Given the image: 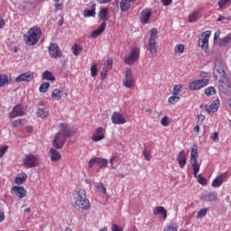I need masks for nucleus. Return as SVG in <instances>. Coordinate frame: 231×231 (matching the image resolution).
I'll return each mask as SVG.
<instances>
[{"label":"nucleus","instance_id":"obj_1","mask_svg":"<svg viewBox=\"0 0 231 231\" xmlns=\"http://www.w3.org/2000/svg\"><path fill=\"white\" fill-rule=\"evenodd\" d=\"M73 207L78 212L88 210L91 204L86 195V189H76L73 193Z\"/></svg>","mask_w":231,"mask_h":231},{"label":"nucleus","instance_id":"obj_2","mask_svg":"<svg viewBox=\"0 0 231 231\" xmlns=\"http://www.w3.org/2000/svg\"><path fill=\"white\" fill-rule=\"evenodd\" d=\"M59 127L60 131L56 134L52 142V145L55 149H62L64 143H66V138L73 136V132L68 127V124L60 123Z\"/></svg>","mask_w":231,"mask_h":231},{"label":"nucleus","instance_id":"obj_3","mask_svg":"<svg viewBox=\"0 0 231 231\" xmlns=\"http://www.w3.org/2000/svg\"><path fill=\"white\" fill-rule=\"evenodd\" d=\"M41 35H42V30L40 27L34 26L29 29L23 35V41L28 46H35L41 41Z\"/></svg>","mask_w":231,"mask_h":231},{"label":"nucleus","instance_id":"obj_4","mask_svg":"<svg viewBox=\"0 0 231 231\" xmlns=\"http://www.w3.org/2000/svg\"><path fill=\"white\" fill-rule=\"evenodd\" d=\"M158 39V29L152 28L150 31V39L146 45V50L150 52L151 57H157L158 55V43L156 42Z\"/></svg>","mask_w":231,"mask_h":231},{"label":"nucleus","instance_id":"obj_5","mask_svg":"<svg viewBox=\"0 0 231 231\" xmlns=\"http://www.w3.org/2000/svg\"><path fill=\"white\" fill-rule=\"evenodd\" d=\"M190 165L193 169V176L197 177L199 172V169H201V164L198 162V145H193L190 152Z\"/></svg>","mask_w":231,"mask_h":231},{"label":"nucleus","instance_id":"obj_6","mask_svg":"<svg viewBox=\"0 0 231 231\" xmlns=\"http://www.w3.org/2000/svg\"><path fill=\"white\" fill-rule=\"evenodd\" d=\"M209 82L210 80L208 79H194L193 81L189 82V89H190V91L203 89V88L208 86Z\"/></svg>","mask_w":231,"mask_h":231},{"label":"nucleus","instance_id":"obj_7","mask_svg":"<svg viewBox=\"0 0 231 231\" xmlns=\"http://www.w3.org/2000/svg\"><path fill=\"white\" fill-rule=\"evenodd\" d=\"M214 77L217 80L218 79H223V77H226V72L225 71V63L219 60H215Z\"/></svg>","mask_w":231,"mask_h":231},{"label":"nucleus","instance_id":"obj_8","mask_svg":"<svg viewBox=\"0 0 231 231\" xmlns=\"http://www.w3.org/2000/svg\"><path fill=\"white\" fill-rule=\"evenodd\" d=\"M138 59H140V48L134 47L131 50L129 55L125 56V63L128 64V66H133V64L134 62H136V60H138Z\"/></svg>","mask_w":231,"mask_h":231},{"label":"nucleus","instance_id":"obj_9","mask_svg":"<svg viewBox=\"0 0 231 231\" xmlns=\"http://www.w3.org/2000/svg\"><path fill=\"white\" fill-rule=\"evenodd\" d=\"M23 163L29 169L39 166V159L33 153L25 154L23 159Z\"/></svg>","mask_w":231,"mask_h":231},{"label":"nucleus","instance_id":"obj_10","mask_svg":"<svg viewBox=\"0 0 231 231\" xmlns=\"http://www.w3.org/2000/svg\"><path fill=\"white\" fill-rule=\"evenodd\" d=\"M134 84H136V80L133 75V70H131V69H127L125 74V79L123 80V86L125 88H134Z\"/></svg>","mask_w":231,"mask_h":231},{"label":"nucleus","instance_id":"obj_11","mask_svg":"<svg viewBox=\"0 0 231 231\" xmlns=\"http://www.w3.org/2000/svg\"><path fill=\"white\" fill-rule=\"evenodd\" d=\"M49 55L51 59H59L62 57V51H60V47L57 43H50L48 47Z\"/></svg>","mask_w":231,"mask_h":231},{"label":"nucleus","instance_id":"obj_12","mask_svg":"<svg viewBox=\"0 0 231 231\" xmlns=\"http://www.w3.org/2000/svg\"><path fill=\"white\" fill-rule=\"evenodd\" d=\"M107 163H109L107 159H102V158H98V157H94V158L89 160V162H88V168L89 169H93V166L98 165V167L100 169H104V167H107Z\"/></svg>","mask_w":231,"mask_h":231},{"label":"nucleus","instance_id":"obj_13","mask_svg":"<svg viewBox=\"0 0 231 231\" xmlns=\"http://www.w3.org/2000/svg\"><path fill=\"white\" fill-rule=\"evenodd\" d=\"M212 35L211 31H206L201 34V39L199 40V46L202 50H208V39Z\"/></svg>","mask_w":231,"mask_h":231},{"label":"nucleus","instance_id":"obj_14","mask_svg":"<svg viewBox=\"0 0 231 231\" xmlns=\"http://www.w3.org/2000/svg\"><path fill=\"white\" fill-rule=\"evenodd\" d=\"M104 138H106V129H104L103 127H97L91 137L92 142H102V140H104Z\"/></svg>","mask_w":231,"mask_h":231},{"label":"nucleus","instance_id":"obj_15","mask_svg":"<svg viewBox=\"0 0 231 231\" xmlns=\"http://www.w3.org/2000/svg\"><path fill=\"white\" fill-rule=\"evenodd\" d=\"M35 79V73L27 71L15 78V82H32Z\"/></svg>","mask_w":231,"mask_h":231},{"label":"nucleus","instance_id":"obj_16","mask_svg":"<svg viewBox=\"0 0 231 231\" xmlns=\"http://www.w3.org/2000/svg\"><path fill=\"white\" fill-rule=\"evenodd\" d=\"M113 69V59L108 58L105 62H104V67L101 71V79L102 80H106L107 79V72Z\"/></svg>","mask_w":231,"mask_h":231},{"label":"nucleus","instance_id":"obj_17","mask_svg":"<svg viewBox=\"0 0 231 231\" xmlns=\"http://www.w3.org/2000/svg\"><path fill=\"white\" fill-rule=\"evenodd\" d=\"M12 194H15L16 198L23 199V198H26V194L28 191L23 186H14L11 188Z\"/></svg>","mask_w":231,"mask_h":231},{"label":"nucleus","instance_id":"obj_18","mask_svg":"<svg viewBox=\"0 0 231 231\" xmlns=\"http://www.w3.org/2000/svg\"><path fill=\"white\" fill-rule=\"evenodd\" d=\"M217 80H218L220 84V91H222V93H228V91H230V79H228L226 76H224L223 78Z\"/></svg>","mask_w":231,"mask_h":231},{"label":"nucleus","instance_id":"obj_19","mask_svg":"<svg viewBox=\"0 0 231 231\" xmlns=\"http://www.w3.org/2000/svg\"><path fill=\"white\" fill-rule=\"evenodd\" d=\"M111 120L114 124L116 125H123L124 124H126L127 120H125V117L122 113L120 112H114Z\"/></svg>","mask_w":231,"mask_h":231},{"label":"nucleus","instance_id":"obj_20","mask_svg":"<svg viewBox=\"0 0 231 231\" xmlns=\"http://www.w3.org/2000/svg\"><path fill=\"white\" fill-rule=\"evenodd\" d=\"M220 102L218 99L214 100L210 106L205 105L204 109L207 111L208 115H214V113H217L219 109Z\"/></svg>","mask_w":231,"mask_h":231},{"label":"nucleus","instance_id":"obj_21","mask_svg":"<svg viewBox=\"0 0 231 231\" xmlns=\"http://www.w3.org/2000/svg\"><path fill=\"white\" fill-rule=\"evenodd\" d=\"M226 178H228V173L224 172L221 173L220 175L217 176L213 181H212V187L215 189H217V187H221L225 181H226Z\"/></svg>","mask_w":231,"mask_h":231},{"label":"nucleus","instance_id":"obj_22","mask_svg":"<svg viewBox=\"0 0 231 231\" xmlns=\"http://www.w3.org/2000/svg\"><path fill=\"white\" fill-rule=\"evenodd\" d=\"M151 15H152V10L151 8H145L141 12L140 22L143 24H147L149 23V19H151Z\"/></svg>","mask_w":231,"mask_h":231},{"label":"nucleus","instance_id":"obj_23","mask_svg":"<svg viewBox=\"0 0 231 231\" xmlns=\"http://www.w3.org/2000/svg\"><path fill=\"white\" fill-rule=\"evenodd\" d=\"M23 115L24 108L23 105H16L10 115V118H17V116H23Z\"/></svg>","mask_w":231,"mask_h":231},{"label":"nucleus","instance_id":"obj_24","mask_svg":"<svg viewBox=\"0 0 231 231\" xmlns=\"http://www.w3.org/2000/svg\"><path fill=\"white\" fill-rule=\"evenodd\" d=\"M177 162L180 169H185V165H187V155L185 154V151L182 150L179 152Z\"/></svg>","mask_w":231,"mask_h":231},{"label":"nucleus","instance_id":"obj_25","mask_svg":"<svg viewBox=\"0 0 231 231\" xmlns=\"http://www.w3.org/2000/svg\"><path fill=\"white\" fill-rule=\"evenodd\" d=\"M152 214L153 216H162V219H167V209L163 206L155 207Z\"/></svg>","mask_w":231,"mask_h":231},{"label":"nucleus","instance_id":"obj_26","mask_svg":"<svg viewBox=\"0 0 231 231\" xmlns=\"http://www.w3.org/2000/svg\"><path fill=\"white\" fill-rule=\"evenodd\" d=\"M199 14H201L200 10L193 11L188 15V23H196L199 21Z\"/></svg>","mask_w":231,"mask_h":231},{"label":"nucleus","instance_id":"obj_27","mask_svg":"<svg viewBox=\"0 0 231 231\" xmlns=\"http://www.w3.org/2000/svg\"><path fill=\"white\" fill-rule=\"evenodd\" d=\"M50 157L51 162H59L61 160L62 155H60V152H59V151L55 150L54 148H51L50 150Z\"/></svg>","mask_w":231,"mask_h":231},{"label":"nucleus","instance_id":"obj_28","mask_svg":"<svg viewBox=\"0 0 231 231\" xmlns=\"http://www.w3.org/2000/svg\"><path fill=\"white\" fill-rule=\"evenodd\" d=\"M26 180H28V175L24 172H22L15 177L14 183H16V185H23Z\"/></svg>","mask_w":231,"mask_h":231},{"label":"nucleus","instance_id":"obj_29","mask_svg":"<svg viewBox=\"0 0 231 231\" xmlns=\"http://www.w3.org/2000/svg\"><path fill=\"white\" fill-rule=\"evenodd\" d=\"M106 26H107V23H103L100 24V27L91 32L92 39H97L100 33H102L106 30Z\"/></svg>","mask_w":231,"mask_h":231},{"label":"nucleus","instance_id":"obj_30","mask_svg":"<svg viewBox=\"0 0 231 231\" xmlns=\"http://www.w3.org/2000/svg\"><path fill=\"white\" fill-rule=\"evenodd\" d=\"M98 17L100 21H104L103 23L109 21L108 9L107 8L101 9L99 11Z\"/></svg>","mask_w":231,"mask_h":231},{"label":"nucleus","instance_id":"obj_31","mask_svg":"<svg viewBox=\"0 0 231 231\" xmlns=\"http://www.w3.org/2000/svg\"><path fill=\"white\" fill-rule=\"evenodd\" d=\"M51 99L54 101H59L60 98H62V90L56 88L52 91L51 95Z\"/></svg>","mask_w":231,"mask_h":231},{"label":"nucleus","instance_id":"obj_32","mask_svg":"<svg viewBox=\"0 0 231 231\" xmlns=\"http://www.w3.org/2000/svg\"><path fill=\"white\" fill-rule=\"evenodd\" d=\"M42 80H51V82H53L55 80V76L51 71L45 70L42 73Z\"/></svg>","mask_w":231,"mask_h":231},{"label":"nucleus","instance_id":"obj_33","mask_svg":"<svg viewBox=\"0 0 231 231\" xmlns=\"http://www.w3.org/2000/svg\"><path fill=\"white\" fill-rule=\"evenodd\" d=\"M131 8V2L129 0H121L120 9L123 12H127Z\"/></svg>","mask_w":231,"mask_h":231},{"label":"nucleus","instance_id":"obj_34","mask_svg":"<svg viewBox=\"0 0 231 231\" xmlns=\"http://www.w3.org/2000/svg\"><path fill=\"white\" fill-rule=\"evenodd\" d=\"M72 52L76 57H79V55H80V53L82 52V46L75 43L72 47H71Z\"/></svg>","mask_w":231,"mask_h":231},{"label":"nucleus","instance_id":"obj_35","mask_svg":"<svg viewBox=\"0 0 231 231\" xmlns=\"http://www.w3.org/2000/svg\"><path fill=\"white\" fill-rule=\"evenodd\" d=\"M217 193L216 191H212L205 197V201H217Z\"/></svg>","mask_w":231,"mask_h":231},{"label":"nucleus","instance_id":"obj_36","mask_svg":"<svg viewBox=\"0 0 231 231\" xmlns=\"http://www.w3.org/2000/svg\"><path fill=\"white\" fill-rule=\"evenodd\" d=\"M8 76L5 74H0V88H5L8 85Z\"/></svg>","mask_w":231,"mask_h":231},{"label":"nucleus","instance_id":"obj_37","mask_svg":"<svg viewBox=\"0 0 231 231\" xmlns=\"http://www.w3.org/2000/svg\"><path fill=\"white\" fill-rule=\"evenodd\" d=\"M95 5H92L91 9L85 10L84 11V16L85 17H95L97 15V13L95 12Z\"/></svg>","mask_w":231,"mask_h":231},{"label":"nucleus","instance_id":"obj_38","mask_svg":"<svg viewBox=\"0 0 231 231\" xmlns=\"http://www.w3.org/2000/svg\"><path fill=\"white\" fill-rule=\"evenodd\" d=\"M36 115L40 118H46L48 116V110L46 108H38Z\"/></svg>","mask_w":231,"mask_h":231},{"label":"nucleus","instance_id":"obj_39","mask_svg":"<svg viewBox=\"0 0 231 231\" xmlns=\"http://www.w3.org/2000/svg\"><path fill=\"white\" fill-rule=\"evenodd\" d=\"M94 187L97 189L99 192H102L103 194H107V190L106 189V186H104L103 183L94 182Z\"/></svg>","mask_w":231,"mask_h":231},{"label":"nucleus","instance_id":"obj_40","mask_svg":"<svg viewBox=\"0 0 231 231\" xmlns=\"http://www.w3.org/2000/svg\"><path fill=\"white\" fill-rule=\"evenodd\" d=\"M183 91V85L178 84L173 86L172 95L178 96L179 93Z\"/></svg>","mask_w":231,"mask_h":231},{"label":"nucleus","instance_id":"obj_41","mask_svg":"<svg viewBox=\"0 0 231 231\" xmlns=\"http://www.w3.org/2000/svg\"><path fill=\"white\" fill-rule=\"evenodd\" d=\"M215 94H216V88L208 87L207 88H205L206 97H214Z\"/></svg>","mask_w":231,"mask_h":231},{"label":"nucleus","instance_id":"obj_42","mask_svg":"<svg viewBox=\"0 0 231 231\" xmlns=\"http://www.w3.org/2000/svg\"><path fill=\"white\" fill-rule=\"evenodd\" d=\"M180 100V97L173 95L168 98V104L174 106L175 104H178Z\"/></svg>","mask_w":231,"mask_h":231},{"label":"nucleus","instance_id":"obj_43","mask_svg":"<svg viewBox=\"0 0 231 231\" xmlns=\"http://www.w3.org/2000/svg\"><path fill=\"white\" fill-rule=\"evenodd\" d=\"M161 125L163 127H169L171 125V118L167 116H163L161 120Z\"/></svg>","mask_w":231,"mask_h":231},{"label":"nucleus","instance_id":"obj_44","mask_svg":"<svg viewBox=\"0 0 231 231\" xmlns=\"http://www.w3.org/2000/svg\"><path fill=\"white\" fill-rule=\"evenodd\" d=\"M208 212V208H202L198 212L197 218L198 219H203L207 216V213Z\"/></svg>","mask_w":231,"mask_h":231},{"label":"nucleus","instance_id":"obj_45","mask_svg":"<svg viewBox=\"0 0 231 231\" xmlns=\"http://www.w3.org/2000/svg\"><path fill=\"white\" fill-rule=\"evenodd\" d=\"M231 41V33L227 34L223 40L220 42V46L225 47Z\"/></svg>","mask_w":231,"mask_h":231},{"label":"nucleus","instance_id":"obj_46","mask_svg":"<svg viewBox=\"0 0 231 231\" xmlns=\"http://www.w3.org/2000/svg\"><path fill=\"white\" fill-rule=\"evenodd\" d=\"M50 89V82H45L40 86L39 91L40 93H46Z\"/></svg>","mask_w":231,"mask_h":231},{"label":"nucleus","instance_id":"obj_47","mask_svg":"<svg viewBox=\"0 0 231 231\" xmlns=\"http://www.w3.org/2000/svg\"><path fill=\"white\" fill-rule=\"evenodd\" d=\"M194 178H198V181L200 185H207L208 183V180L201 174L194 176Z\"/></svg>","mask_w":231,"mask_h":231},{"label":"nucleus","instance_id":"obj_48","mask_svg":"<svg viewBox=\"0 0 231 231\" xmlns=\"http://www.w3.org/2000/svg\"><path fill=\"white\" fill-rule=\"evenodd\" d=\"M12 127H19V125H23V119H16L11 122Z\"/></svg>","mask_w":231,"mask_h":231},{"label":"nucleus","instance_id":"obj_49","mask_svg":"<svg viewBox=\"0 0 231 231\" xmlns=\"http://www.w3.org/2000/svg\"><path fill=\"white\" fill-rule=\"evenodd\" d=\"M183 51H185V45L180 43L175 47V53H183Z\"/></svg>","mask_w":231,"mask_h":231},{"label":"nucleus","instance_id":"obj_50","mask_svg":"<svg viewBox=\"0 0 231 231\" xmlns=\"http://www.w3.org/2000/svg\"><path fill=\"white\" fill-rule=\"evenodd\" d=\"M230 5L231 3V0H219L217 5H218V7L221 9V8H225V6H226V5Z\"/></svg>","mask_w":231,"mask_h":231},{"label":"nucleus","instance_id":"obj_51","mask_svg":"<svg viewBox=\"0 0 231 231\" xmlns=\"http://www.w3.org/2000/svg\"><path fill=\"white\" fill-rule=\"evenodd\" d=\"M143 156L147 162H151V158H152V156L151 155V152L147 149H144Z\"/></svg>","mask_w":231,"mask_h":231},{"label":"nucleus","instance_id":"obj_52","mask_svg":"<svg viewBox=\"0 0 231 231\" xmlns=\"http://www.w3.org/2000/svg\"><path fill=\"white\" fill-rule=\"evenodd\" d=\"M90 71H91V76L92 77H97V75L98 74L97 69V64L92 65V67L90 69Z\"/></svg>","mask_w":231,"mask_h":231},{"label":"nucleus","instance_id":"obj_53","mask_svg":"<svg viewBox=\"0 0 231 231\" xmlns=\"http://www.w3.org/2000/svg\"><path fill=\"white\" fill-rule=\"evenodd\" d=\"M198 124H203L205 122V116L203 114H199L197 116Z\"/></svg>","mask_w":231,"mask_h":231},{"label":"nucleus","instance_id":"obj_54","mask_svg":"<svg viewBox=\"0 0 231 231\" xmlns=\"http://www.w3.org/2000/svg\"><path fill=\"white\" fill-rule=\"evenodd\" d=\"M210 138H211V140H212L213 142H218V140H219V135L217 134V132H215V133H212V134H210Z\"/></svg>","mask_w":231,"mask_h":231},{"label":"nucleus","instance_id":"obj_55","mask_svg":"<svg viewBox=\"0 0 231 231\" xmlns=\"http://www.w3.org/2000/svg\"><path fill=\"white\" fill-rule=\"evenodd\" d=\"M231 21V16L229 15V16H221V15H219L218 16V18H217V23H221V21Z\"/></svg>","mask_w":231,"mask_h":231},{"label":"nucleus","instance_id":"obj_56","mask_svg":"<svg viewBox=\"0 0 231 231\" xmlns=\"http://www.w3.org/2000/svg\"><path fill=\"white\" fill-rule=\"evenodd\" d=\"M8 151V146L5 145L0 149V158H3L5 156V152Z\"/></svg>","mask_w":231,"mask_h":231},{"label":"nucleus","instance_id":"obj_57","mask_svg":"<svg viewBox=\"0 0 231 231\" xmlns=\"http://www.w3.org/2000/svg\"><path fill=\"white\" fill-rule=\"evenodd\" d=\"M111 230L112 231H124V228L120 227L118 225L113 224Z\"/></svg>","mask_w":231,"mask_h":231},{"label":"nucleus","instance_id":"obj_58","mask_svg":"<svg viewBox=\"0 0 231 231\" xmlns=\"http://www.w3.org/2000/svg\"><path fill=\"white\" fill-rule=\"evenodd\" d=\"M6 219V216L5 215V211L0 209V223H3Z\"/></svg>","mask_w":231,"mask_h":231},{"label":"nucleus","instance_id":"obj_59","mask_svg":"<svg viewBox=\"0 0 231 231\" xmlns=\"http://www.w3.org/2000/svg\"><path fill=\"white\" fill-rule=\"evenodd\" d=\"M163 6H171L172 5V0H162Z\"/></svg>","mask_w":231,"mask_h":231},{"label":"nucleus","instance_id":"obj_60","mask_svg":"<svg viewBox=\"0 0 231 231\" xmlns=\"http://www.w3.org/2000/svg\"><path fill=\"white\" fill-rule=\"evenodd\" d=\"M115 160H116V156H113V157L110 158V165H111L112 169L115 168Z\"/></svg>","mask_w":231,"mask_h":231},{"label":"nucleus","instance_id":"obj_61","mask_svg":"<svg viewBox=\"0 0 231 231\" xmlns=\"http://www.w3.org/2000/svg\"><path fill=\"white\" fill-rule=\"evenodd\" d=\"M55 8L56 10H62V3L56 2Z\"/></svg>","mask_w":231,"mask_h":231},{"label":"nucleus","instance_id":"obj_62","mask_svg":"<svg viewBox=\"0 0 231 231\" xmlns=\"http://www.w3.org/2000/svg\"><path fill=\"white\" fill-rule=\"evenodd\" d=\"M98 1L101 5H107V3H111V0H97Z\"/></svg>","mask_w":231,"mask_h":231},{"label":"nucleus","instance_id":"obj_63","mask_svg":"<svg viewBox=\"0 0 231 231\" xmlns=\"http://www.w3.org/2000/svg\"><path fill=\"white\" fill-rule=\"evenodd\" d=\"M25 130H26V133H32V131H33V127H32V126H27V127L25 128Z\"/></svg>","mask_w":231,"mask_h":231},{"label":"nucleus","instance_id":"obj_64","mask_svg":"<svg viewBox=\"0 0 231 231\" xmlns=\"http://www.w3.org/2000/svg\"><path fill=\"white\" fill-rule=\"evenodd\" d=\"M193 131L195 133H199V125H196L194 128H193Z\"/></svg>","mask_w":231,"mask_h":231}]
</instances>
